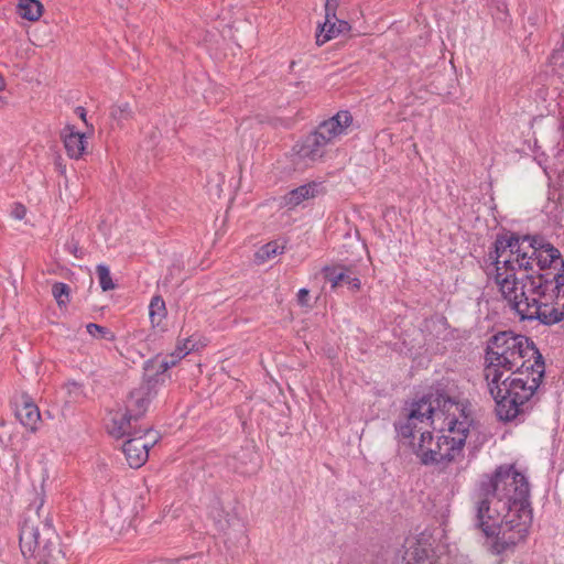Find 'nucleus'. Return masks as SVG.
I'll return each instance as SVG.
<instances>
[{
  "instance_id": "15",
  "label": "nucleus",
  "mask_w": 564,
  "mask_h": 564,
  "mask_svg": "<svg viewBox=\"0 0 564 564\" xmlns=\"http://www.w3.org/2000/svg\"><path fill=\"white\" fill-rule=\"evenodd\" d=\"M321 188L322 184L316 182L301 185L284 196V205L288 207H295L302 202L317 196L321 193Z\"/></svg>"
},
{
  "instance_id": "21",
  "label": "nucleus",
  "mask_w": 564,
  "mask_h": 564,
  "mask_svg": "<svg viewBox=\"0 0 564 564\" xmlns=\"http://www.w3.org/2000/svg\"><path fill=\"white\" fill-rule=\"evenodd\" d=\"M133 111L128 102H119L111 107L110 117L118 122V124H122L124 121H128L132 118Z\"/></svg>"
},
{
  "instance_id": "28",
  "label": "nucleus",
  "mask_w": 564,
  "mask_h": 564,
  "mask_svg": "<svg viewBox=\"0 0 564 564\" xmlns=\"http://www.w3.org/2000/svg\"><path fill=\"white\" fill-rule=\"evenodd\" d=\"M337 0H326L325 14L336 13Z\"/></svg>"
},
{
  "instance_id": "29",
  "label": "nucleus",
  "mask_w": 564,
  "mask_h": 564,
  "mask_svg": "<svg viewBox=\"0 0 564 564\" xmlns=\"http://www.w3.org/2000/svg\"><path fill=\"white\" fill-rule=\"evenodd\" d=\"M75 112L78 115V117L86 122V110L84 107H77L75 109Z\"/></svg>"
},
{
  "instance_id": "22",
  "label": "nucleus",
  "mask_w": 564,
  "mask_h": 564,
  "mask_svg": "<svg viewBox=\"0 0 564 564\" xmlns=\"http://www.w3.org/2000/svg\"><path fill=\"white\" fill-rule=\"evenodd\" d=\"M96 272L102 291H110L116 288L111 279L109 268L107 265L98 264L96 268Z\"/></svg>"
},
{
  "instance_id": "6",
  "label": "nucleus",
  "mask_w": 564,
  "mask_h": 564,
  "mask_svg": "<svg viewBox=\"0 0 564 564\" xmlns=\"http://www.w3.org/2000/svg\"><path fill=\"white\" fill-rule=\"evenodd\" d=\"M42 506L28 509L20 525L19 543L28 564H57L62 558L59 535Z\"/></svg>"
},
{
  "instance_id": "7",
  "label": "nucleus",
  "mask_w": 564,
  "mask_h": 564,
  "mask_svg": "<svg viewBox=\"0 0 564 564\" xmlns=\"http://www.w3.org/2000/svg\"><path fill=\"white\" fill-rule=\"evenodd\" d=\"M352 124L349 111L341 110L329 119L321 122L316 129L295 144L294 151L300 161L315 163L324 159L328 145L343 134L347 133Z\"/></svg>"
},
{
  "instance_id": "18",
  "label": "nucleus",
  "mask_w": 564,
  "mask_h": 564,
  "mask_svg": "<svg viewBox=\"0 0 564 564\" xmlns=\"http://www.w3.org/2000/svg\"><path fill=\"white\" fill-rule=\"evenodd\" d=\"M405 544L408 550L402 555V561L405 562V564L423 563L427 556L426 550L421 547L420 543L413 538L406 539Z\"/></svg>"
},
{
  "instance_id": "1",
  "label": "nucleus",
  "mask_w": 564,
  "mask_h": 564,
  "mask_svg": "<svg viewBox=\"0 0 564 564\" xmlns=\"http://www.w3.org/2000/svg\"><path fill=\"white\" fill-rule=\"evenodd\" d=\"M498 292L521 319L554 325L564 319V260L538 236L501 235L488 253Z\"/></svg>"
},
{
  "instance_id": "8",
  "label": "nucleus",
  "mask_w": 564,
  "mask_h": 564,
  "mask_svg": "<svg viewBox=\"0 0 564 564\" xmlns=\"http://www.w3.org/2000/svg\"><path fill=\"white\" fill-rule=\"evenodd\" d=\"M156 442L150 430L134 431L122 445V452L130 467L140 468L149 458V449Z\"/></svg>"
},
{
  "instance_id": "30",
  "label": "nucleus",
  "mask_w": 564,
  "mask_h": 564,
  "mask_svg": "<svg viewBox=\"0 0 564 564\" xmlns=\"http://www.w3.org/2000/svg\"><path fill=\"white\" fill-rule=\"evenodd\" d=\"M6 86L4 79L0 76V90H3Z\"/></svg>"
},
{
  "instance_id": "14",
  "label": "nucleus",
  "mask_w": 564,
  "mask_h": 564,
  "mask_svg": "<svg viewBox=\"0 0 564 564\" xmlns=\"http://www.w3.org/2000/svg\"><path fill=\"white\" fill-rule=\"evenodd\" d=\"M132 421L134 416L126 409H118L110 412V422L108 423V432L116 438L133 435Z\"/></svg>"
},
{
  "instance_id": "24",
  "label": "nucleus",
  "mask_w": 564,
  "mask_h": 564,
  "mask_svg": "<svg viewBox=\"0 0 564 564\" xmlns=\"http://www.w3.org/2000/svg\"><path fill=\"white\" fill-rule=\"evenodd\" d=\"M87 333L94 338H106L108 340H113L115 335L106 327L100 326L95 323H89L86 325Z\"/></svg>"
},
{
  "instance_id": "3",
  "label": "nucleus",
  "mask_w": 564,
  "mask_h": 564,
  "mask_svg": "<svg viewBox=\"0 0 564 564\" xmlns=\"http://www.w3.org/2000/svg\"><path fill=\"white\" fill-rule=\"evenodd\" d=\"M471 424L467 403L440 394L414 401L405 422L395 429L400 443L410 446L421 464L434 465L463 458Z\"/></svg>"
},
{
  "instance_id": "27",
  "label": "nucleus",
  "mask_w": 564,
  "mask_h": 564,
  "mask_svg": "<svg viewBox=\"0 0 564 564\" xmlns=\"http://www.w3.org/2000/svg\"><path fill=\"white\" fill-rule=\"evenodd\" d=\"M26 214V209L23 205L17 204L12 210V215L15 219H23Z\"/></svg>"
},
{
  "instance_id": "26",
  "label": "nucleus",
  "mask_w": 564,
  "mask_h": 564,
  "mask_svg": "<svg viewBox=\"0 0 564 564\" xmlns=\"http://www.w3.org/2000/svg\"><path fill=\"white\" fill-rule=\"evenodd\" d=\"M308 294L310 291L307 289H300L297 292V303L301 306H308Z\"/></svg>"
},
{
  "instance_id": "13",
  "label": "nucleus",
  "mask_w": 564,
  "mask_h": 564,
  "mask_svg": "<svg viewBox=\"0 0 564 564\" xmlns=\"http://www.w3.org/2000/svg\"><path fill=\"white\" fill-rule=\"evenodd\" d=\"M348 30L349 24L344 20H339L336 13L325 14V21L318 25L316 32V44L321 46Z\"/></svg>"
},
{
  "instance_id": "4",
  "label": "nucleus",
  "mask_w": 564,
  "mask_h": 564,
  "mask_svg": "<svg viewBox=\"0 0 564 564\" xmlns=\"http://www.w3.org/2000/svg\"><path fill=\"white\" fill-rule=\"evenodd\" d=\"M534 361H543V358L532 340L511 332L499 333L487 346L485 379L497 388L501 377L527 368Z\"/></svg>"
},
{
  "instance_id": "2",
  "label": "nucleus",
  "mask_w": 564,
  "mask_h": 564,
  "mask_svg": "<svg viewBox=\"0 0 564 564\" xmlns=\"http://www.w3.org/2000/svg\"><path fill=\"white\" fill-rule=\"evenodd\" d=\"M530 485L513 465L499 466L482 481L474 500V525L491 538V553L512 552L523 543L532 524Z\"/></svg>"
},
{
  "instance_id": "20",
  "label": "nucleus",
  "mask_w": 564,
  "mask_h": 564,
  "mask_svg": "<svg viewBox=\"0 0 564 564\" xmlns=\"http://www.w3.org/2000/svg\"><path fill=\"white\" fill-rule=\"evenodd\" d=\"M166 308H165V302L161 296H154L151 300V303L149 305V316L151 319V323L154 325H159L162 319L165 317Z\"/></svg>"
},
{
  "instance_id": "9",
  "label": "nucleus",
  "mask_w": 564,
  "mask_h": 564,
  "mask_svg": "<svg viewBox=\"0 0 564 564\" xmlns=\"http://www.w3.org/2000/svg\"><path fill=\"white\" fill-rule=\"evenodd\" d=\"M191 339L186 338L182 341H178L175 349L167 356L161 357L155 356L150 359L145 364V371L150 376L153 372L154 376L163 375L170 368L176 366L180 360H182L185 356H187L192 349L193 345H191Z\"/></svg>"
},
{
  "instance_id": "11",
  "label": "nucleus",
  "mask_w": 564,
  "mask_h": 564,
  "mask_svg": "<svg viewBox=\"0 0 564 564\" xmlns=\"http://www.w3.org/2000/svg\"><path fill=\"white\" fill-rule=\"evenodd\" d=\"M61 137L67 155L70 159H80L87 147L86 135L77 131L74 126L68 124L62 130Z\"/></svg>"
},
{
  "instance_id": "23",
  "label": "nucleus",
  "mask_w": 564,
  "mask_h": 564,
  "mask_svg": "<svg viewBox=\"0 0 564 564\" xmlns=\"http://www.w3.org/2000/svg\"><path fill=\"white\" fill-rule=\"evenodd\" d=\"M52 294L58 306H65L69 301V286L65 283L56 282L52 286Z\"/></svg>"
},
{
  "instance_id": "19",
  "label": "nucleus",
  "mask_w": 564,
  "mask_h": 564,
  "mask_svg": "<svg viewBox=\"0 0 564 564\" xmlns=\"http://www.w3.org/2000/svg\"><path fill=\"white\" fill-rule=\"evenodd\" d=\"M325 276L332 283L333 288L341 284H347L354 290H358L360 286V280L356 276H351L348 272H336L335 269H325Z\"/></svg>"
},
{
  "instance_id": "16",
  "label": "nucleus",
  "mask_w": 564,
  "mask_h": 564,
  "mask_svg": "<svg viewBox=\"0 0 564 564\" xmlns=\"http://www.w3.org/2000/svg\"><path fill=\"white\" fill-rule=\"evenodd\" d=\"M285 250V243L278 240L270 241L261 246L254 253V260L258 264H263L278 256L282 254Z\"/></svg>"
},
{
  "instance_id": "25",
  "label": "nucleus",
  "mask_w": 564,
  "mask_h": 564,
  "mask_svg": "<svg viewBox=\"0 0 564 564\" xmlns=\"http://www.w3.org/2000/svg\"><path fill=\"white\" fill-rule=\"evenodd\" d=\"M425 328L432 329V328H438L443 332L446 330V321L444 317H432L425 322Z\"/></svg>"
},
{
  "instance_id": "5",
  "label": "nucleus",
  "mask_w": 564,
  "mask_h": 564,
  "mask_svg": "<svg viewBox=\"0 0 564 564\" xmlns=\"http://www.w3.org/2000/svg\"><path fill=\"white\" fill-rule=\"evenodd\" d=\"M544 376V361H534L529 367L510 371L497 382V388L487 382L496 402V413L501 421H511L534 395Z\"/></svg>"
},
{
  "instance_id": "10",
  "label": "nucleus",
  "mask_w": 564,
  "mask_h": 564,
  "mask_svg": "<svg viewBox=\"0 0 564 564\" xmlns=\"http://www.w3.org/2000/svg\"><path fill=\"white\" fill-rule=\"evenodd\" d=\"M156 395V391L154 389V384H152V380H149L147 383L141 384L139 388L134 389L130 392L124 409L134 416V421L144 415L148 411V408Z\"/></svg>"
},
{
  "instance_id": "12",
  "label": "nucleus",
  "mask_w": 564,
  "mask_h": 564,
  "mask_svg": "<svg viewBox=\"0 0 564 564\" xmlns=\"http://www.w3.org/2000/svg\"><path fill=\"white\" fill-rule=\"evenodd\" d=\"M15 415L20 423L35 432L41 420V414L37 405L28 395H22L19 403H17Z\"/></svg>"
},
{
  "instance_id": "17",
  "label": "nucleus",
  "mask_w": 564,
  "mask_h": 564,
  "mask_svg": "<svg viewBox=\"0 0 564 564\" xmlns=\"http://www.w3.org/2000/svg\"><path fill=\"white\" fill-rule=\"evenodd\" d=\"M18 13L28 21H37L43 14V4L39 0H20Z\"/></svg>"
}]
</instances>
